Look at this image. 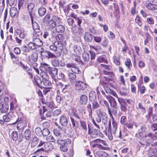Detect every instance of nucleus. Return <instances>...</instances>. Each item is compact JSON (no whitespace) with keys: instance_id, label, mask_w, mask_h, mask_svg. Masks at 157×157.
Wrapping results in <instances>:
<instances>
[{"instance_id":"37998d69","label":"nucleus","mask_w":157,"mask_h":157,"mask_svg":"<svg viewBox=\"0 0 157 157\" xmlns=\"http://www.w3.org/2000/svg\"><path fill=\"white\" fill-rule=\"evenodd\" d=\"M55 43H56V44H55L57 49H59L61 50L63 48V44L61 43V42H55Z\"/></svg>"},{"instance_id":"7c9ffc66","label":"nucleus","mask_w":157,"mask_h":157,"mask_svg":"<svg viewBox=\"0 0 157 157\" xmlns=\"http://www.w3.org/2000/svg\"><path fill=\"white\" fill-rule=\"evenodd\" d=\"M38 12L39 15L42 16L46 13V10L44 8L40 7L38 10Z\"/></svg>"},{"instance_id":"864d4df0","label":"nucleus","mask_w":157,"mask_h":157,"mask_svg":"<svg viewBox=\"0 0 157 157\" xmlns=\"http://www.w3.org/2000/svg\"><path fill=\"white\" fill-rule=\"evenodd\" d=\"M40 76L42 78V79L48 78V75L47 73L44 71H42L40 73Z\"/></svg>"},{"instance_id":"de8ad7c7","label":"nucleus","mask_w":157,"mask_h":157,"mask_svg":"<svg viewBox=\"0 0 157 157\" xmlns=\"http://www.w3.org/2000/svg\"><path fill=\"white\" fill-rule=\"evenodd\" d=\"M157 153V150L155 149H150L149 150V155L152 156L154 155H156Z\"/></svg>"},{"instance_id":"412c9836","label":"nucleus","mask_w":157,"mask_h":157,"mask_svg":"<svg viewBox=\"0 0 157 157\" xmlns=\"http://www.w3.org/2000/svg\"><path fill=\"white\" fill-rule=\"evenodd\" d=\"M52 37H55L57 41L56 42H62L63 40V36L62 34H59L57 35L54 33L52 34Z\"/></svg>"},{"instance_id":"a878e982","label":"nucleus","mask_w":157,"mask_h":157,"mask_svg":"<svg viewBox=\"0 0 157 157\" xmlns=\"http://www.w3.org/2000/svg\"><path fill=\"white\" fill-rule=\"evenodd\" d=\"M109 102L111 106L113 108H116L117 105V103L114 98L112 97H109Z\"/></svg>"},{"instance_id":"5fc2aeb1","label":"nucleus","mask_w":157,"mask_h":157,"mask_svg":"<svg viewBox=\"0 0 157 157\" xmlns=\"http://www.w3.org/2000/svg\"><path fill=\"white\" fill-rule=\"evenodd\" d=\"M91 102L92 104L93 107L94 109H97L99 107V105L97 101V100L92 101Z\"/></svg>"},{"instance_id":"09e8293b","label":"nucleus","mask_w":157,"mask_h":157,"mask_svg":"<svg viewBox=\"0 0 157 157\" xmlns=\"http://www.w3.org/2000/svg\"><path fill=\"white\" fill-rule=\"evenodd\" d=\"M61 112V110L60 109H56L53 111V115L55 117H57L59 115Z\"/></svg>"},{"instance_id":"a19ab883","label":"nucleus","mask_w":157,"mask_h":157,"mask_svg":"<svg viewBox=\"0 0 157 157\" xmlns=\"http://www.w3.org/2000/svg\"><path fill=\"white\" fill-rule=\"evenodd\" d=\"M40 64L41 67H44L46 69V70L47 71H48V68H51V67L49 66V65L48 64L44 62H41L40 63Z\"/></svg>"},{"instance_id":"aec40b11","label":"nucleus","mask_w":157,"mask_h":157,"mask_svg":"<svg viewBox=\"0 0 157 157\" xmlns=\"http://www.w3.org/2000/svg\"><path fill=\"white\" fill-rule=\"evenodd\" d=\"M34 7V4L33 3H31L29 4L27 6L31 17H32V15L33 14V10Z\"/></svg>"},{"instance_id":"a18cd8bd","label":"nucleus","mask_w":157,"mask_h":157,"mask_svg":"<svg viewBox=\"0 0 157 157\" xmlns=\"http://www.w3.org/2000/svg\"><path fill=\"white\" fill-rule=\"evenodd\" d=\"M135 21L139 26H141L142 24L141 18L138 16H136V18Z\"/></svg>"},{"instance_id":"b1692460","label":"nucleus","mask_w":157,"mask_h":157,"mask_svg":"<svg viewBox=\"0 0 157 157\" xmlns=\"http://www.w3.org/2000/svg\"><path fill=\"white\" fill-rule=\"evenodd\" d=\"M48 78L42 79V86L43 87L47 88L48 86H50L51 83L47 80Z\"/></svg>"},{"instance_id":"a211bd4d","label":"nucleus","mask_w":157,"mask_h":157,"mask_svg":"<svg viewBox=\"0 0 157 157\" xmlns=\"http://www.w3.org/2000/svg\"><path fill=\"white\" fill-rule=\"evenodd\" d=\"M18 13V11L17 8L13 7L10 8V13L11 17H14Z\"/></svg>"},{"instance_id":"f704fd0d","label":"nucleus","mask_w":157,"mask_h":157,"mask_svg":"<svg viewBox=\"0 0 157 157\" xmlns=\"http://www.w3.org/2000/svg\"><path fill=\"white\" fill-rule=\"evenodd\" d=\"M21 50L23 52V54L24 55H26V53L28 52L29 51V50L27 47L25 45H23L21 48Z\"/></svg>"},{"instance_id":"2eb2a0df","label":"nucleus","mask_w":157,"mask_h":157,"mask_svg":"<svg viewBox=\"0 0 157 157\" xmlns=\"http://www.w3.org/2000/svg\"><path fill=\"white\" fill-rule=\"evenodd\" d=\"M24 137L26 140H29L31 137V131L29 129H26L24 133Z\"/></svg>"},{"instance_id":"72a5a7b5","label":"nucleus","mask_w":157,"mask_h":157,"mask_svg":"<svg viewBox=\"0 0 157 157\" xmlns=\"http://www.w3.org/2000/svg\"><path fill=\"white\" fill-rule=\"evenodd\" d=\"M100 68H101L103 70V72L104 71H108L109 70V66L105 65L103 64H101L99 66Z\"/></svg>"},{"instance_id":"603ef678","label":"nucleus","mask_w":157,"mask_h":157,"mask_svg":"<svg viewBox=\"0 0 157 157\" xmlns=\"http://www.w3.org/2000/svg\"><path fill=\"white\" fill-rule=\"evenodd\" d=\"M90 53L91 55L90 59L91 60L90 62L89 63V65L90 66H92L93 64V62H92V60L94 59L95 56V53L93 52H90Z\"/></svg>"},{"instance_id":"0e129e2a","label":"nucleus","mask_w":157,"mask_h":157,"mask_svg":"<svg viewBox=\"0 0 157 157\" xmlns=\"http://www.w3.org/2000/svg\"><path fill=\"white\" fill-rule=\"evenodd\" d=\"M127 118L125 116H122L121 119V123L122 124H124Z\"/></svg>"},{"instance_id":"9d476101","label":"nucleus","mask_w":157,"mask_h":157,"mask_svg":"<svg viewBox=\"0 0 157 157\" xmlns=\"http://www.w3.org/2000/svg\"><path fill=\"white\" fill-rule=\"evenodd\" d=\"M118 101L121 105V109L122 111L125 112L127 110L126 103L124 99L121 98H118Z\"/></svg>"},{"instance_id":"f8f14e48","label":"nucleus","mask_w":157,"mask_h":157,"mask_svg":"<svg viewBox=\"0 0 157 157\" xmlns=\"http://www.w3.org/2000/svg\"><path fill=\"white\" fill-rule=\"evenodd\" d=\"M93 35L88 32H86L84 34V38L87 42H91L93 39Z\"/></svg>"},{"instance_id":"e433bc0d","label":"nucleus","mask_w":157,"mask_h":157,"mask_svg":"<svg viewBox=\"0 0 157 157\" xmlns=\"http://www.w3.org/2000/svg\"><path fill=\"white\" fill-rule=\"evenodd\" d=\"M71 70L74 72V73L79 74L81 72L80 71L79 68L76 66L74 64V67L71 68Z\"/></svg>"},{"instance_id":"f3484780","label":"nucleus","mask_w":157,"mask_h":157,"mask_svg":"<svg viewBox=\"0 0 157 157\" xmlns=\"http://www.w3.org/2000/svg\"><path fill=\"white\" fill-rule=\"evenodd\" d=\"M25 126L26 124L25 122H21L17 124V127L18 130L22 132L23 131Z\"/></svg>"},{"instance_id":"dca6fc26","label":"nucleus","mask_w":157,"mask_h":157,"mask_svg":"<svg viewBox=\"0 0 157 157\" xmlns=\"http://www.w3.org/2000/svg\"><path fill=\"white\" fill-rule=\"evenodd\" d=\"M68 76L70 82L71 83L74 82L76 78V75L75 73H69L68 74Z\"/></svg>"},{"instance_id":"f257e3e1","label":"nucleus","mask_w":157,"mask_h":157,"mask_svg":"<svg viewBox=\"0 0 157 157\" xmlns=\"http://www.w3.org/2000/svg\"><path fill=\"white\" fill-rule=\"evenodd\" d=\"M57 143L60 145V150L63 152H66L68 149V145L71 143V140L69 138L63 140L60 137H57L56 139Z\"/></svg>"},{"instance_id":"052dcab7","label":"nucleus","mask_w":157,"mask_h":157,"mask_svg":"<svg viewBox=\"0 0 157 157\" xmlns=\"http://www.w3.org/2000/svg\"><path fill=\"white\" fill-rule=\"evenodd\" d=\"M44 147H43V148L44 149V151H50L51 150V148L49 147L48 144L47 143L44 144Z\"/></svg>"},{"instance_id":"69168bd1","label":"nucleus","mask_w":157,"mask_h":157,"mask_svg":"<svg viewBox=\"0 0 157 157\" xmlns=\"http://www.w3.org/2000/svg\"><path fill=\"white\" fill-rule=\"evenodd\" d=\"M108 132L107 133L108 137L109 139L110 140H112L113 139V136L112 135V131L110 130L108 131Z\"/></svg>"},{"instance_id":"20e7f679","label":"nucleus","mask_w":157,"mask_h":157,"mask_svg":"<svg viewBox=\"0 0 157 157\" xmlns=\"http://www.w3.org/2000/svg\"><path fill=\"white\" fill-rule=\"evenodd\" d=\"M59 21L60 22L58 17L54 16L48 22V25L51 29H53L55 27L56 24V22L59 23Z\"/></svg>"},{"instance_id":"e2e57ef3","label":"nucleus","mask_w":157,"mask_h":157,"mask_svg":"<svg viewBox=\"0 0 157 157\" xmlns=\"http://www.w3.org/2000/svg\"><path fill=\"white\" fill-rule=\"evenodd\" d=\"M50 125V123L49 121H46L44 122L43 124V127L45 128L49 127Z\"/></svg>"},{"instance_id":"680f3d73","label":"nucleus","mask_w":157,"mask_h":157,"mask_svg":"<svg viewBox=\"0 0 157 157\" xmlns=\"http://www.w3.org/2000/svg\"><path fill=\"white\" fill-rule=\"evenodd\" d=\"M103 73L105 75H108L112 77H113L114 76L113 73L110 71H103Z\"/></svg>"},{"instance_id":"79ce46f5","label":"nucleus","mask_w":157,"mask_h":157,"mask_svg":"<svg viewBox=\"0 0 157 157\" xmlns=\"http://www.w3.org/2000/svg\"><path fill=\"white\" fill-rule=\"evenodd\" d=\"M82 58L84 61H87L89 59V55L87 53H84L82 55Z\"/></svg>"},{"instance_id":"bb28decb","label":"nucleus","mask_w":157,"mask_h":157,"mask_svg":"<svg viewBox=\"0 0 157 157\" xmlns=\"http://www.w3.org/2000/svg\"><path fill=\"white\" fill-rule=\"evenodd\" d=\"M96 154L100 157H106L108 155V154L105 152L101 151H97Z\"/></svg>"},{"instance_id":"c85d7f7f","label":"nucleus","mask_w":157,"mask_h":157,"mask_svg":"<svg viewBox=\"0 0 157 157\" xmlns=\"http://www.w3.org/2000/svg\"><path fill=\"white\" fill-rule=\"evenodd\" d=\"M112 128L111 131H112L113 134H115L117 128V124L114 121L113 118L112 121Z\"/></svg>"},{"instance_id":"39448f33","label":"nucleus","mask_w":157,"mask_h":157,"mask_svg":"<svg viewBox=\"0 0 157 157\" xmlns=\"http://www.w3.org/2000/svg\"><path fill=\"white\" fill-rule=\"evenodd\" d=\"M59 121L61 125L64 127L69 128L71 126V125L68 123V118L65 116H61Z\"/></svg>"},{"instance_id":"0eeeda50","label":"nucleus","mask_w":157,"mask_h":157,"mask_svg":"<svg viewBox=\"0 0 157 157\" xmlns=\"http://www.w3.org/2000/svg\"><path fill=\"white\" fill-rule=\"evenodd\" d=\"M71 31L73 34L78 36L82 35L84 32L82 28L77 26L72 27Z\"/></svg>"},{"instance_id":"4468645a","label":"nucleus","mask_w":157,"mask_h":157,"mask_svg":"<svg viewBox=\"0 0 157 157\" xmlns=\"http://www.w3.org/2000/svg\"><path fill=\"white\" fill-rule=\"evenodd\" d=\"M88 101L87 96L85 94L82 95L80 97L79 102L81 105H85Z\"/></svg>"},{"instance_id":"6e6552de","label":"nucleus","mask_w":157,"mask_h":157,"mask_svg":"<svg viewBox=\"0 0 157 157\" xmlns=\"http://www.w3.org/2000/svg\"><path fill=\"white\" fill-rule=\"evenodd\" d=\"M41 55L44 58L47 59L56 57V56L52 53L47 51H41Z\"/></svg>"},{"instance_id":"13d9d810","label":"nucleus","mask_w":157,"mask_h":157,"mask_svg":"<svg viewBox=\"0 0 157 157\" xmlns=\"http://www.w3.org/2000/svg\"><path fill=\"white\" fill-rule=\"evenodd\" d=\"M56 43H53L52 45L49 46L50 49L52 51H57V49L56 45Z\"/></svg>"},{"instance_id":"6e6d98bb","label":"nucleus","mask_w":157,"mask_h":157,"mask_svg":"<svg viewBox=\"0 0 157 157\" xmlns=\"http://www.w3.org/2000/svg\"><path fill=\"white\" fill-rule=\"evenodd\" d=\"M104 104L105 106L108 109V113H109L110 116H112V115L111 112V111L110 109H109V105L108 102L105 101H104Z\"/></svg>"},{"instance_id":"473e14b6","label":"nucleus","mask_w":157,"mask_h":157,"mask_svg":"<svg viewBox=\"0 0 157 157\" xmlns=\"http://www.w3.org/2000/svg\"><path fill=\"white\" fill-rule=\"evenodd\" d=\"M35 44L33 42H29L27 44V46L31 50H34L36 49L37 47Z\"/></svg>"},{"instance_id":"49530a36","label":"nucleus","mask_w":157,"mask_h":157,"mask_svg":"<svg viewBox=\"0 0 157 157\" xmlns=\"http://www.w3.org/2000/svg\"><path fill=\"white\" fill-rule=\"evenodd\" d=\"M59 79L63 80L65 79V75L63 72H60L58 76Z\"/></svg>"},{"instance_id":"4d7b16f0","label":"nucleus","mask_w":157,"mask_h":157,"mask_svg":"<svg viewBox=\"0 0 157 157\" xmlns=\"http://www.w3.org/2000/svg\"><path fill=\"white\" fill-rule=\"evenodd\" d=\"M71 123L73 128H75L76 126V124H77V121L72 117H70Z\"/></svg>"},{"instance_id":"393cba45","label":"nucleus","mask_w":157,"mask_h":157,"mask_svg":"<svg viewBox=\"0 0 157 157\" xmlns=\"http://www.w3.org/2000/svg\"><path fill=\"white\" fill-rule=\"evenodd\" d=\"M39 142V139L36 137H34L33 138L31 144L32 147H34L36 146Z\"/></svg>"},{"instance_id":"58836bf2","label":"nucleus","mask_w":157,"mask_h":157,"mask_svg":"<svg viewBox=\"0 0 157 157\" xmlns=\"http://www.w3.org/2000/svg\"><path fill=\"white\" fill-rule=\"evenodd\" d=\"M41 133L44 136H46L49 134L50 131L47 128H45L43 129Z\"/></svg>"},{"instance_id":"6ab92c4d","label":"nucleus","mask_w":157,"mask_h":157,"mask_svg":"<svg viewBox=\"0 0 157 157\" xmlns=\"http://www.w3.org/2000/svg\"><path fill=\"white\" fill-rule=\"evenodd\" d=\"M34 84H36L38 86L42 87V81L40 78L38 77L34 78Z\"/></svg>"},{"instance_id":"9b49d317","label":"nucleus","mask_w":157,"mask_h":157,"mask_svg":"<svg viewBox=\"0 0 157 157\" xmlns=\"http://www.w3.org/2000/svg\"><path fill=\"white\" fill-rule=\"evenodd\" d=\"M60 22L59 21V23L56 25L55 30L58 33H62L64 31L65 28L64 25L60 24Z\"/></svg>"},{"instance_id":"f03ea898","label":"nucleus","mask_w":157,"mask_h":157,"mask_svg":"<svg viewBox=\"0 0 157 157\" xmlns=\"http://www.w3.org/2000/svg\"><path fill=\"white\" fill-rule=\"evenodd\" d=\"M87 86V84L85 82L78 81L76 82L75 89L77 90H83Z\"/></svg>"},{"instance_id":"5701e85b","label":"nucleus","mask_w":157,"mask_h":157,"mask_svg":"<svg viewBox=\"0 0 157 157\" xmlns=\"http://www.w3.org/2000/svg\"><path fill=\"white\" fill-rule=\"evenodd\" d=\"M89 100L91 102L97 100L96 96L95 93L90 92L89 94Z\"/></svg>"},{"instance_id":"8fccbe9b","label":"nucleus","mask_w":157,"mask_h":157,"mask_svg":"<svg viewBox=\"0 0 157 157\" xmlns=\"http://www.w3.org/2000/svg\"><path fill=\"white\" fill-rule=\"evenodd\" d=\"M125 65L128 67V68L130 70V66H132V64L130 59H127L125 62Z\"/></svg>"},{"instance_id":"bf43d9fd","label":"nucleus","mask_w":157,"mask_h":157,"mask_svg":"<svg viewBox=\"0 0 157 157\" xmlns=\"http://www.w3.org/2000/svg\"><path fill=\"white\" fill-rule=\"evenodd\" d=\"M35 132L37 135L38 136L40 135L42 133L41 128L40 127L36 128L35 129Z\"/></svg>"},{"instance_id":"338daca9","label":"nucleus","mask_w":157,"mask_h":157,"mask_svg":"<svg viewBox=\"0 0 157 157\" xmlns=\"http://www.w3.org/2000/svg\"><path fill=\"white\" fill-rule=\"evenodd\" d=\"M147 21L149 24H153L154 23V19L151 17L147 18Z\"/></svg>"},{"instance_id":"c9c22d12","label":"nucleus","mask_w":157,"mask_h":157,"mask_svg":"<svg viewBox=\"0 0 157 157\" xmlns=\"http://www.w3.org/2000/svg\"><path fill=\"white\" fill-rule=\"evenodd\" d=\"M20 66L24 70L27 71H30V69L26 65L23 64L21 62H19Z\"/></svg>"},{"instance_id":"423d86ee","label":"nucleus","mask_w":157,"mask_h":157,"mask_svg":"<svg viewBox=\"0 0 157 157\" xmlns=\"http://www.w3.org/2000/svg\"><path fill=\"white\" fill-rule=\"evenodd\" d=\"M157 0H149V2L146 4V7L151 10H157Z\"/></svg>"},{"instance_id":"ddd939ff","label":"nucleus","mask_w":157,"mask_h":157,"mask_svg":"<svg viewBox=\"0 0 157 157\" xmlns=\"http://www.w3.org/2000/svg\"><path fill=\"white\" fill-rule=\"evenodd\" d=\"M31 18V21L33 25V28L34 30V31L36 33H39L40 31V27L38 24L36 22H33V20L32 17Z\"/></svg>"},{"instance_id":"7ed1b4c3","label":"nucleus","mask_w":157,"mask_h":157,"mask_svg":"<svg viewBox=\"0 0 157 157\" xmlns=\"http://www.w3.org/2000/svg\"><path fill=\"white\" fill-rule=\"evenodd\" d=\"M38 59V55L36 53H34L29 56L27 59L28 62L30 64H34L35 66H37V64L35 62Z\"/></svg>"},{"instance_id":"4be33fe9","label":"nucleus","mask_w":157,"mask_h":157,"mask_svg":"<svg viewBox=\"0 0 157 157\" xmlns=\"http://www.w3.org/2000/svg\"><path fill=\"white\" fill-rule=\"evenodd\" d=\"M33 42L36 44V46H40L43 44L41 40L38 38H33Z\"/></svg>"},{"instance_id":"2f4dec72","label":"nucleus","mask_w":157,"mask_h":157,"mask_svg":"<svg viewBox=\"0 0 157 157\" xmlns=\"http://www.w3.org/2000/svg\"><path fill=\"white\" fill-rule=\"evenodd\" d=\"M11 136L12 139L15 141L17 140L18 139V135L17 132L16 131H13L11 135Z\"/></svg>"},{"instance_id":"774afa93","label":"nucleus","mask_w":157,"mask_h":157,"mask_svg":"<svg viewBox=\"0 0 157 157\" xmlns=\"http://www.w3.org/2000/svg\"><path fill=\"white\" fill-rule=\"evenodd\" d=\"M138 108L139 109H141L142 111L145 112L146 111L145 108L143 106L141 103H139L138 104Z\"/></svg>"},{"instance_id":"c03bdc74","label":"nucleus","mask_w":157,"mask_h":157,"mask_svg":"<svg viewBox=\"0 0 157 157\" xmlns=\"http://www.w3.org/2000/svg\"><path fill=\"white\" fill-rule=\"evenodd\" d=\"M87 109L89 112V117H92V110L91 105L90 104H89L87 106Z\"/></svg>"},{"instance_id":"cd10ccee","label":"nucleus","mask_w":157,"mask_h":157,"mask_svg":"<svg viewBox=\"0 0 157 157\" xmlns=\"http://www.w3.org/2000/svg\"><path fill=\"white\" fill-rule=\"evenodd\" d=\"M97 60L99 63H107L108 62L106 59L105 57L101 56L98 58Z\"/></svg>"},{"instance_id":"4c0bfd02","label":"nucleus","mask_w":157,"mask_h":157,"mask_svg":"<svg viewBox=\"0 0 157 157\" xmlns=\"http://www.w3.org/2000/svg\"><path fill=\"white\" fill-rule=\"evenodd\" d=\"M141 83L138 84V87L139 89L140 92L141 94L144 93L145 90V88L144 86H141Z\"/></svg>"},{"instance_id":"3c124183","label":"nucleus","mask_w":157,"mask_h":157,"mask_svg":"<svg viewBox=\"0 0 157 157\" xmlns=\"http://www.w3.org/2000/svg\"><path fill=\"white\" fill-rule=\"evenodd\" d=\"M51 61L52 65L54 66L57 67L59 65V63L57 59H52Z\"/></svg>"},{"instance_id":"ea45409f","label":"nucleus","mask_w":157,"mask_h":157,"mask_svg":"<svg viewBox=\"0 0 157 157\" xmlns=\"http://www.w3.org/2000/svg\"><path fill=\"white\" fill-rule=\"evenodd\" d=\"M46 140L50 142H54L56 141V139L52 136H48L46 138Z\"/></svg>"},{"instance_id":"c756f323","label":"nucleus","mask_w":157,"mask_h":157,"mask_svg":"<svg viewBox=\"0 0 157 157\" xmlns=\"http://www.w3.org/2000/svg\"><path fill=\"white\" fill-rule=\"evenodd\" d=\"M96 113L98 116L101 117H106L107 115L104 112H102L100 109H98L96 110Z\"/></svg>"},{"instance_id":"1a4fd4ad","label":"nucleus","mask_w":157,"mask_h":157,"mask_svg":"<svg viewBox=\"0 0 157 157\" xmlns=\"http://www.w3.org/2000/svg\"><path fill=\"white\" fill-rule=\"evenodd\" d=\"M48 72L52 78L55 80H56L55 77L57 75L58 69L56 68H48Z\"/></svg>"}]
</instances>
